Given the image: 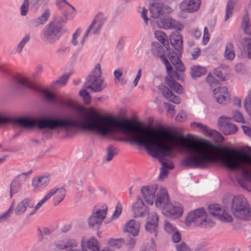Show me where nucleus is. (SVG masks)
<instances>
[{"label": "nucleus", "instance_id": "nucleus-1", "mask_svg": "<svg viewBox=\"0 0 251 251\" xmlns=\"http://www.w3.org/2000/svg\"><path fill=\"white\" fill-rule=\"evenodd\" d=\"M78 129L95 131L103 136L121 132L134 143L144 146L161 165L166 162L164 157L176 156L174 149H183L190 154L182 160L183 166L205 168L220 161L229 170H241L242 178L237 177L236 180L242 187L247 188V182H251V170L245 166L251 165V155L213 144L206 140L188 139L165 128L155 130L144 127L128 120L121 121L96 111L86 114L77 113L64 118V132L67 137L75 133Z\"/></svg>", "mask_w": 251, "mask_h": 251}, {"label": "nucleus", "instance_id": "nucleus-2", "mask_svg": "<svg viewBox=\"0 0 251 251\" xmlns=\"http://www.w3.org/2000/svg\"><path fill=\"white\" fill-rule=\"evenodd\" d=\"M208 211L209 215L206 214L204 208L195 209L188 214L186 222L189 224L193 222L197 227L206 228L212 227L215 225L211 215L223 222L230 223L233 221L232 216L222 209L219 204L210 205Z\"/></svg>", "mask_w": 251, "mask_h": 251}, {"label": "nucleus", "instance_id": "nucleus-3", "mask_svg": "<svg viewBox=\"0 0 251 251\" xmlns=\"http://www.w3.org/2000/svg\"><path fill=\"white\" fill-rule=\"evenodd\" d=\"M65 17V20H63L61 17L55 16L45 26L41 33V39L44 41L51 44L59 39L63 27L62 22H66L67 19L66 15Z\"/></svg>", "mask_w": 251, "mask_h": 251}, {"label": "nucleus", "instance_id": "nucleus-4", "mask_svg": "<svg viewBox=\"0 0 251 251\" xmlns=\"http://www.w3.org/2000/svg\"><path fill=\"white\" fill-rule=\"evenodd\" d=\"M230 209L233 215L237 219L243 220L251 219V208L246 199L243 196L233 198Z\"/></svg>", "mask_w": 251, "mask_h": 251}, {"label": "nucleus", "instance_id": "nucleus-5", "mask_svg": "<svg viewBox=\"0 0 251 251\" xmlns=\"http://www.w3.org/2000/svg\"><path fill=\"white\" fill-rule=\"evenodd\" d=\"M85 87L96 92H100L105 88L106 84L101 77L100 64H97L91 73L87 76Z\"/></svg>", "mask_w": 251, "mask_h": 251}, {"label": "nucleus", "instance_id": "nucleus-6", "mask_svg": "<svg viewBox=\"0 0 251 251\" xmlns=\"http://www.w3.org/2000/svg\"><path fill=\"white\" fill-rule=\"evenodd\" d=\"M160 0H149L150 2L149 10L151 16L153 18H158L160 16L166 13L169 12L171 8L168 6L165 5L162 2H159Z\"/></svg>", "mask_w": 251, "mask_h": 251}, {"label": "nucleus", "instance_id": "nucleus-7", "mask_svg": "<svg viewBox=\"0 0 251 251\" xmlns=\"http://www.w3.org/2000/svg\"><path fill=\"white\" fill-rule=\"evenodd\" d=\"M31 173V171L22 173L16 177L12 181L10 188V197L11 198L14 194L20 191L26 178Z\"/></svg>", "mask_w": 251, "mask_h": 251}, {"label": "nucleus", "instance_id": "nucleus-8", "mask_svg": "<svg viewBox=\"0 0 251 251\" xmlns=\"http://www.w3.org/2000/svg\"><path fill=\"white\" fill-rule=\"evenodd\" d=\"M66 195V191L63 187H54L50 189L45 197L49 200L52 198L53 203L57 205L64 199Z\"/></svg>", "mask_w": 251, "mask_h": 251}, {"label": "nucleus", "instance_id": "nucleus-9", "mask_svg": "<svg viewBox=\"0 0 251 251\" xmlns=\"http://www.w3.org/2000/svg\"><path fill=\"white\" fill-rule=\"evenodd\" d=\"M159 188L156 185L145 186L141 189L145 201L148 204L152 205L157 195Z\"/></svg>", "mask_w": 251, "mask_h": 251}, {"label": "nucleus", "instance_id": "nucleus-10", "mask_svg": "<svg viewBox=\"0 0 251 251\" xmlns=\"http://www.w3.org/2000/svg\"><path fill=\"white\" fill-rule=\"evenodd\" d=\"M154 201L156 207L163 209V211L166 208L170 203V200L165 188L162 187L159 188Z\"/></svg>", "mask_w": 251, "mask_h": 251}, {"label": "nucleus", "instance_id": "nucleus-11", "mask_svg": "<svg viewBox=\"0 0 251 251\" xmlns=\"http://www.w3.org/2000/svg\"><path fill=\"white\" fill-rule=\"evenodd\" d=\"M106 211L107 208L97 210L93 213L89 218V226L95 229L99 228L102 221L105 217Z\"/></svg>", "mask_w": 251, "mask_h": 251}, {"label": "nucleus", "instance_id": "nucleus-12", "mask_svg": "<svg viewBox=\"0 0 251 251\" xmlns=\"http://www.w3.org/2000/svg\"><path fill=\"white\" fill-rule=\"evenodd\" d=\"M104 22L105 20L102 15L100 14H97L86 31L85 37H88L91 31L94 34H99Z\"/></svg>", "mask_w": 251, "mask_h": 251}, {"label": "nucleus", "instance_id": "nucleus-13", "mask_svg": "<svg viewBox=\"0 0 251 251\" xmlns=\"http://www.w3.org/2000/svg\"><path fill=\"white\" fill-rule=\"evenodd\" d=\"M231 119V117L226 116H221L219 118L218 125L223 127V130L225 135L234 134L237 131V126L227 121V120Z\"/></svg>", "mask_w": 251, "mask_h": 251}, {"label": "nucleus", "instance_id": "nucleus-14", "mask_svg": "<svg viewBox=\"0 0 251 251\" xmlns=\"http://www.w3.org/2000/svg\"><path fill=\"white\" fill-rule=\"evenodd\" d=\"M201 3L200 0H183L180 4V8L185 12H195L199 9Z\"/></svg>", "mask_w": 251, "mask_h": 251}, {"label": "nucleus", "instance_id": "nucleus-15", "mask_svg": "<svg viewBox=\"0 0 251 251\" xmlns=\"http://www.w3.org/2000/svg\"><path fill=\"white\" fill-rule=\"evenodd\" d=\"M132 209L135 218L150 214L148 208L145 206L143 201L140 197L137 198V201L133 204Z\"/></svg>", "mask_w": 251, "mask_h": 251}, {"label": "nucleus", "instance_id": "nucleus-16", "mask_svg": "<svg viewBox=\"0 0 251 251\" xmlns=\"http://www.w3.org/2000/svg\"><path fill=\"white\" fill-rule=\"evenodd\" d=\"M214 96L217 101L220 104H227L230 101V96L225 87L214 89Z\"/></svg>", "mask_w": 251, "mask_h": 251}, {"label": "nucleus", "instance_id": "nucleus-17", "mask_svg": "<svg viewBox=\"0 0 251 251\" xmlns=\"http://www.w3.org/2000/svg\"><path fill=\"white\" fill-rule=\"evenodd\" d=\"M50 14L51 12L50 9L49 8H45L39 17L30 21V26L31 27H37L44 25L48 21L50 16Z\"/></svg>", "mask_w": 251, "mask_h": 251}, {"label": "nucleus", "instance_id": "nucleus-18", "mask_svg": "<svg viewBox=\"0 0 251 251\" xmlns=\"http://www.w3.org/2000/svg\"><path fill=\"white\" fill-rule=\"evenodd\" d=\"M158 25L160 27L165 29L173 28L181 30L182 27V25L178 21L170 17H166L161 19L158 23Z\"/></svg>", "mask_w": 251, "mask_h": 251}, {"label": "nucleus", "instance_id": "nucleus-19", "mask_svg": "<svg viewBox=\"0 0 251 251\" xmlns=\"http://www.w3.org/2000/svg\"><path fill=\"white\" fill-rule=\"evenodd\" d=\"M158 221V216L155 212H151L149 215L147 224L145 226L147 231L151 234H153L155 236L156 235V227Z\"/></svg>", "mask_w": 251, "mask_h": 251}, {"label": "nucleus", "instance_id": "nucleus-20", "mask_svg": "<svg viewBox=\"0 0 251 251\" xmlns=\"http://www.w3.org/2000/svg\"><path fill=\"white\" fill-rule=\"evenodd\" d=\"M33 207V202L29 198H25L19 202L14 209V212L16 215L24 214L28 208Z\"/></svg>", "mask_w": 251, "mask_h": 251}, {"label": "nucleus", "instance_id": "nucleus-21", "mask_svg": "<svg viewBox=\"0 0 251 251\" xmlns=\"http://www.w3.org/2000/svg\"><path fill=\"white\" fill-rule=\"evenodd\" d=\"M170 43L176 50L172 52L181 53L182 51V40L181 34L178 32H174L170 35Z\"/></svg>", "mask_w": 251, "mask_h": 251}, {"label": "nucleus", "instance_id": "nucleus-22", "mask_svg": "<svg viewBox=\"0 0 251 251\" xmlns=\"http://www.w3.org/2000/svg\"><path fill=\"white\" fill-rule=\"evenodd\" d=\"M183 213V208L180 204L173 205L171 203L167 206L163 211V213L167 216H175L178 217L181 216Z\"/></svg>", "mask_w": 251, "mask_h": 251}, {"label": "nucleus", "instance_id": "nucleus-23", "mask_svg": "<svg viewBox=\"0 0 251 251\" xmlns=\"http://www.w3.org/2000/svg\"><path fill=\"white\" fill-rule=\"evenodd\" d=\"M140 229V224L137 221L131 219L128 221L124 226V230L133 236L138 235Z\"/></svg>", "mask_w": 251, "mask_h": 251}, {"label": "nucleus", "instance_id": "nucleus-24", "mask_svg": "<svg viewBox=\"0 0 251 251\" xmlns=\"http://www.w3.org/2000/svg\"><path fill=\"white\" fill-rule=\"evenodd\" d=\"M180 54V53H178L177 52H169L168 54V57L177 71L183 72L184 71L185 69L184 66L179 59V55Z\"/></svg>", "mask_w": 251, "mask_h": 251}, {"label": "nucleus", "instance_id": "nucleus-25", "mask_svg": "<svg viewBox=\"0 0 251 251\" xmlns=\"http://www.w3.org/2000/svg\"><path fill=\"white\" fill-rule=\"evenodd\" d=\"M50 181L49 176H42L39 177H34L32 180V185L35 188L45 187Z\"/></svg>", "mask_w": 251, "mask_h": 251}, {"label": "nucleus", "instance_id": "nucleus-26", "mask_svg": "<svg viewBox=\"0 0 251 251\" xmlns=\"http://www.w3.org/2000/svg\"><path fill=\"white\" fill-rule=\"evenodd\" d=\"M165 83L171 89L174 90L178 94H181L183 92V88L178 82L176 81L171 76L165 78Z\"/></svg>", "mask_w": 251, "mask_h": 251}, {"label": "nucleus", "instance_id": "nucleus-27", "mask_svg": "<svg viewBox=\"0 0 251 251\" xmlns=\"http://www.w3.org/2000/svg\"><path fill=\"white\" fill-rule=\"evenodd\" d=\"M162 94L164 97L168 100L176 104L180 103V100L178 97L175 96L173 93L167 87L163 86Z\"/></svg>", "mask_w": 251, "mask_h": 251}, {"label": "nucleus", "instance_id": "nucleus-28", "mask_svg": "<svg viewBox=\"0 0 251 251\" xmlns=\"http://www.w3.org/2000/svg\"><path fill=\"white\" fill-rule=\"evenodd\" d=\"M154 35L156 39L168 50L169 44L166 34L161 30H156L154 32Z\"/></svg>", "mask_w": 251, "mask_h": 251}, {"label": "nucleus", "instance_id": "nucleus-29", "mask_svg": "<svg viewBox=\"0 0 251 251\" xmlns=\"http://www.w3.org/2000/svg\"><path fill=\"white\" fill-rule=\"evenodd\" d=\"M15 81L16 83L21 84L27 88L33 90H37V87L34 84L29 81L28 79L26 76H21L19 77H17Z\"/></svg>", "mask_w": 251, "mask_h": 251}, {"label": "nucleus", "instance_id": "nucleus-30", "mask_svg": "<svg viewBox=\"0 0 251 251\" xmlns=\"http://www.w3.org/2000/svg\"><path fill=\"white\" fill-rule=\"evenodd\" d=\"M241 26L245 33L251 36V20L249 19L247 13L243 17Z\"/></svg>", "mask_w": 251, "mask_h": 251}, {"label": "nucleus", "instance_id": "nucleus-31", "mask_svg": "<svg viewBox=\"0 0 251 251\" xmlns=\"http://www.w3.org/2000/svg\"><path fill=\"white\" fill-rule=\"evenodd\" d=\"M224 56L226 59L229 60H232L235 57L234 46L230 42H228L226 45Z\"/></svg>", "mask_w": 251, "mask_h": 251}, {"label": "nucleus", "instance_id": "nucleus-32", "mask_svg": "<svg viewBox=\"0 0 251 251\" xmlns=\"http://www.w3.org/2000/svg\"><path fill=\"white\" fill-rule=\"evenodd\" d=\"M228 68L223 66H219L214 70L215 75L222 80H226L228 78Z\"/></svg>", "mask_w": 251, "mask_h": 251}, {"label": "nucleus", "instance_id": "nucleus-33", "mask_svg": "<svg viewBox=\"0 0 251 251\" xmlns=\"http://www.w3.org/2000/svg\"><path fill=\"white\" fill-rule=\"evenodd\" d=\"M206 72L205 68L200 66H194L191 70V74L193 78L200 77L205 74Z\"/></svg>", "mask_w": 251, "mask_h": 251}, {"label": "nucleus", "instance_id": "nucleus-34", "mask_svg": "<svg viewBox=\"0 0 251 251\" xmlns=\"http://www.w3.org/2000/svg\"><path fill=\"white\" fill-rule=\"evenodd\" d=\"M114 81L116 83H120L122 85H125L126 82L127 80L123 77V72L121 69H118L114 71Z\"/></svg>", "mask_w": 251, "mask_h": 251}, {"label": "nucleus", "instance_id": "nucleus-35", "mask_svg": "<svg viewBox=\"0 0 251 251\" xmlns=\"http://www.w3.org/2000/svg\"><path fill=\"white\" fill-rule=\"evenodd\" d=\"M86 246L91 251H99V242L93 237L87 240Z\"/></svg>", "mask_w": 251, "mask_h": 251}, {"label": "nucleus", "instance_id": "nucleus-36", "mask_svg": "<svg viewBox=\"0 0 251 251\" xmlns=\"http://www.w3.org/2000/svg\"><path fill=\"white\" fill-rule=\"evenodd\" d=\"M30 39V36L29 34L25 35L15 48L16 52L18 53H21L25 46L29 41Z\"/></svg>", "mask_w": 251, "mask_h": 251}, {"label": "nucleus", "instance_id": "nucleus-37", "mask_svg": "<svg viewBox=\"0 0 251 251\" xmlns=\"http://www.w3.org/2000/svg\"><path fill=\"white\" fill-rule=\"evenodd\" d=\"M164 49L161 45L157 42L152 44L151 52L155 57H159L163 54Z\"/></svg>", "mask_w": 251, "mask_h": 251}, {"label": "nucleus", "instance_id": "nucleus-38", "mask_svg": "<svg viewBox=\"0 0 251 251\" xmlns=\"http://www.w3.org/2000/svg\"><path fill=\"white\" fill-rule=\"evenodd\" d=\"M44 99L49 102L56 103L58 101V100L56 95L50 91L45 90L43 91Z\"/></svg>", "mask_w": 251, "mask_h": 251}, {"label": "nucleus", "instance_id": "nucleus-39", "mask_svg": "<svg viewBox=\"0 0 251 251\" xmlns=\"http://www.w3.org/2000/svg\"><path fill=\"white\" fill-rule=\"evenodd\" d=\"M118 149L112 145H109L107 148V153L105 159L107 161H111L113 157L118 154Z\"/></svg>", "mask_w": 251, "mask_h": 251}, {"label": "nucleus", "instance_id": "nucleus-40", "mask_svg": "<svg viewBox=\"0 0 251 251\" xmlns=\"http://www.w3.org/2000/svg\"><path fill=\"white\" fill-rule=\"evenodd\" d=\"M124 243V239L122 238L113 239L110 238L107 242V245L115 249H120Z\"/></svg>", "mask_w": 251, "mask_h": 251}, {"label": "nucleus", "instance_id": "nucleus-41", "mask_svg": "<svg viewBox=\"0 0 251 251\" xmlns=\"http://www.w3.org/2000/svg\"><path fill=\"white\" fill-rule=\"evenodd\" d=\"M244 49L249 58L251 59V39L245 38L243 40Z\"/></svg>", "mask_w": 251, "mask_h": 251}, {"label": "nucleus", "instance_id": "nucleus-42", "mask_svg": "<svg viewBox=\"0 0 251 251\" xmlns=\"http://www.w3.org/2000/svg\"><path fill=\"white\" fill-rule=\"evenodd\" d=\"M49 0H30L31 6L35 9H38L41 6H47Z\"/></svg>", "mask_w": 251, "mask_h": 251}, {"label": "nucleus", "instance_id": "nucleus-43", "mask_svg": "<svg viewBox=\"0 0 251 251\" xmlns=\"http://www.w3.org/2000/svg\"><path fill=\"white\" fill-rule=\"evenodd\" d=\"M77 242L74 239H70L67 240L66 242L63 245L58 244L57 247L60 249H64L67 248L75 247L77 246Z\"/></svg>", "mask_w": 251, "mask_h": 251}, {"label": "nucleus", "instance_id": "nucleus-44", "mask_svg": "<svg viewBox=\"0 0 251 251\" xmlns=\"http://www.w3.org/2000/svg\"><path fill=\"white\" fill-rule=\"evenodd\" d=\"M55 4L56 6L60 9H64L66 6L70 7L74 11H75V8L71 4L68 3L66 0H56Z\"/></svg>", "mask_w": 251, "mask_h": 251}, {"label": "nucleus", "instance_id": "nucleus-45", "mask_svg": "<svg viewBox=\"0 0 251 251\" xmlns=\"http://www.w3.org/2000/svg\"><path fill=\"white\" fill-rule=\"evenodd\" d=\"M176 251H191L190 248L184 242H181L175 245Z\"/></svg>", "mask_w": 251, "mask_h": 251}, {"label": "nucleus", "instance_id": "nucleus-46", "mask_svg": "<svg viewBox=\"0 0 251 251\" xmlns=\"http://www.w3.org/2000/svg\"><path fill=\"white\" fill-rule=\"evenodd\" d=\"M191 125H196L201 131L205 132V133L211 135L212 131L206 126L200 123L193 122Z\"/></svg>", "mask_w": 251, "mask_h": 251}, {"label": "nucleus", "instance_id": "nucleus-47", "mask_svg": "<svg viewBox=\"0 0 251 251\" xmlns=\"http://www.w3.org/2000/svg\"><path fill=\"white\" fill-rule=\"evenodd\" d=\"M233 8V3L231 1L228 0L227 3L226 7V13L225 17V21H226L229 17L230 15H231L232 13Z\"/></svg>", "mask_w": 251, "mask_h": 251}, {"label": "nucleus", "instance_id": "nucleus-48", "mask_svg": "<svg viewBox=\"0 0 251 251\" xmlns=\"http://www.w3.org/2000/svg\"><path fill=\"white\" fill-rule=\"evenodd\" d=\"M164 229L166 232L170 234H172L176 231V227L167 221H165V222Z\"/></svg>", "mask_w": 251, "mask_h": 251}, {"label": "nucleus", "instance_id": "nucleus-49", "mask_svg": "<svg viewBox=\"0 0 251 251\" xmlns=\"http://www.w3.org/2000/svg\"><path fill=\"white\" fill-rule=\"evenodd\" d=\"M70 76V74L64 75L61 77H60L58 80H57L55 83L57 85L60 86H63L66 84Z\"/></svg>", "mask_w": 251, "mask_h": 251}, {"label": "nucleus", "instance_id": "nucleus-50", "mask_svg": "<svg viewBox=\"0 0 251 251\" xmlns=\"http://www.w3.org/2000/svg\"><path fill=\"white\" fill-rule=\"evenodd\" d=\"M232 118L236 122L241 123H245L244 119L242 114L238 111L233 112Z\"/></svg>", "mask_w": 251, "mask_h": 251}, {"label": "nucleus", "instance_id": "nucleus-51", "mask_svg": "<svg viewBox=\"0 0 251 251\" xmlns=\"http://www.w3.org/2000/svg\"><path fill=\"white\" fill-rule=\"evenodd\" d=\"M28 6L29 0H24L20 8L21 15L22 16H25L27 14L28 10Z\"/></svg>", "mask_w": 251, "mask_h": 251}, {"label": "nucleus", "instance_id": "nucleus-52", "mask_svg": "<svg viewBox=\"0 0 251 251\" xmlns=\"http://www.w3.org/2000/svg\"><path fill=\"white\" fill-rule=\"evenodd\" d=\"M47 201H48V200L46 199V198L45 197H44L43 198V199L42 200H41L39 202H38L35 206L33 205V207L31 208L32 209V210L31 211V212L30 213V215H32V214H34Z\"/></svg>", "mask_w": 251, "mask_h": 251}, {"label": "nucleus", "instance_id": "nucleus-53", "mask_svg": "<svg viewBox=\"0 0 251 251\" xmlns=\"http://www.w3.org/2000/svg\"><path fill=\"white\" fill-rule=\"evenodd\" d=\"M206 81L211 87H213L218 84V81L216 80L214 76L208 75L206 77Z\"/></svg>", "mask_w": 251, "mask_h": 251}, {"label": "nucleus", "instance_id": "nucleus-54", "mask_svg": "<svg viewBox=\"0 0 251 251\" xmlns=\"http://www.w3.org/2000/svg\"><path fill=\"white\" fill-rule=\"evenodd\" d=\"M122 210V205L120 203H118L116 206L115 211L112 215L113 219L117 218L121 214Z\"/></svg>", "mask_w": 251, "mask_h": 251}, {"label": "nucleus", "instance_id": "nucleus-55", "mask_svg": "<svg viewBox=\"0 0 251 251\" xmlns=\"http://www.w3.org/2000/svg\"><path fill=\"white\" fill-rule=\"evenodd\" d=\"M80 33L81 29L80 28H77L75 32L73 34L71 43L74 46H76L77 45L78 42L77 40V38L80 35Z\"/></svg>", "mask_w": 251, "mask_h": 251}, {"label": "nucleus", "instance_id": "nucleus-56", "mask_svg": "<svg viewBox=\"0 0 251 251\" xmlns=\"http://www.w3.org/2000/svg\"><path fill=\"white\" fill-rule=\"evenodd\" d=\"M210 38V35L208 32V29L206 27L204 28L203 35L202 38V43L203 45H206L208 42Z\"/></svg>", "mask_w": 251, "mask_h": 251}, {"label": "nucleus", "instance_id": "nucleus-57", "mask_svg": "<svg viewBox=\"0 0 251 251\" xmlns=\"http://www.w3.org/2000/svg\"><path fill=\"white\" fill-rule=\"evenodd\" d=\"M172 239L174 243H178L181 240V235L177 231H176L172 233Z\"/></svg>", "mask_w": 251, "mask_h": 251}, {"label": "nucleus", "instance_id": "nucleus-58", "mask_svg": "<svg viewBox=\"0 0 251 251\" xmlns=\"http://www.w3.org/2000/svg\"><path fill=\"white\" fill-rule=\"evenodd\" d=\"M70 49L68 47H62L58 49L57 53L59 54L68 53L70 52Z\"/></svg>", "mask_w": 251, "mask_h": 251}, {"label": "nucleus", "instance_id": "nucleus-59", "mask_svg": "<svg viewBox=\"0 0 251 251\" xmlns=\"http://www.w3.org/2000/svg\"><path fill=\"white\" fill-rule=\"evenodd\" d=\"M186 117V114L183 111H181L180 113L178 114V115L176 116V119L177 121H182L184 120Z\"/></svg>", "mask_w": 251, "mask_h": 251}, {"label": "nucleus", "instance_id": "nucleus-60", "mask_svg": "<svg viewBox=\"0 0 251 251\" xmlns=\"http://www.w3.org/2000/svg\"><path fill=\"white\" fill-rule=\"evenodd\" d=\"M141 74H142V70L141 69H139L138 70V73L136 75V76L135 77V78L133 81V85L134 86H136L137 85L138 82L141 76Z\"/></svg>", "mask_w": 251, "mask_h": 251}, {"label": "nucleus", "instance_id": "nucleus-61", "mask_svg": "<svg viewBox=\"0 0 251 251\" xmlns=\"http://www.w3.org/2000/svg\"><path fill=\"white\" fill-rule=\"evenodd\" d=\"M242 128L244 132L246 135L251 137V128L246 126H242Z\"/></svg>", "mask_w": 251, "mask_h": 251}, {"label": "nucleus", "instance_id": "nucleus-62", "mask_svg": "<svg viewBox=\"0 0 251 251\" xmlns=\"http://www.w3.org/2000/svg\"><path fill=\"white\" fill-rule=\"evenodd\" d=\"M147 10L145 8L143 9L142 12H141V16L144 19L145 23L147 24L149 21V19L147 16Z\"/></svg>", "mask_w": 251, "mask_h": 251}, {"label": "nucleus", "instance_id": "nucleus-63", "mask_svg": "<svg viewBox=\"0 0 251 251\" xmlns=\"http://www.w3.org/2000/svg\"><path fill=\"white\" fill-rule=\"evenodd\" d=\"M162 168H165V169H173L174 168V165L173 163L170 162V163L165 162L162 163Z\"/></svg>", "mask_w": 251, "mask_h": 251}, {"label": "nucleus", "instance_id": "nucleus-64", "mask_svg": "<svg viewBox=\"0 0 251 251\" xmlns=\"http://www.w3.org/2000/svg\"><path fill=\"white\" fill-rule=\"evenodd\" d=\"M12 206L10 207V208L4 214H2L0 216L1 219H6L8 217H9L10 215L11 214L12 211Z\"/></svg>", "mask_w": 251, "mask_h": 251}]
</instances>
